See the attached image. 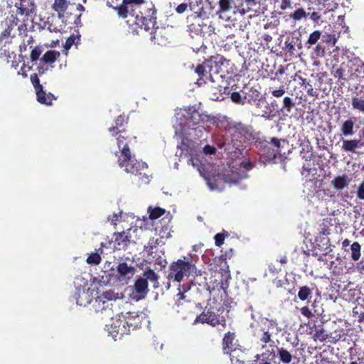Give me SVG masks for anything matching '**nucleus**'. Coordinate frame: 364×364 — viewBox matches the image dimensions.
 <instances>
[{
  "label": "nucleus",
  "mask_w": 364,
  "mask_h": 364,
  "mask_svg": "<svg viewBox=\"0 0 364 364\" xmlns=\"http://www.w3.org/2000/svg\"><path fill=\"white\" fill-rule=\"evenodd\" d=\"M117 299V294L112 290L104 291L96 298L95 307L96 311H101L105 316L112 318L114 312L112 309V301Z\"/></svg>",
  "instance_id": "9"
},
{
  "label": "nucleus",
  "mask_w": 364,
  "mask_h": 364,
  "mask_svg": "<svg viewBox=\"0 0 364 364\" xmlns=\"http://www.w3.org/2000/svg\"><path fill=\"white\" fill-rule=\"evenodd\" d=\"M220 181H223L224 183H236L238 182V180H232L230 179L229 175H223V174H218L215 176V180L213 183L211 178L208 179V183L210 186L211 189L215 190H221L222 188L220 187Z\"/></svg>",
  "instance_id": "26"
},
{
  "label": "nucleus",
  "mask_w": 364,
  "mask_h": 364,
  "mask_svg": "<svg viewBox=\"0 0 364 364\" xmlns=\"http://www.w3.org/2000/svg\"><path fill=\"white\" fill-rule=\"evenodd\" d=\"M146 3L144 0H122L121 4L114 5L113 0H110L107 2V4L117 11L119 17L126 18L128 15L131 16Z\"/></svg>",
  "instance_id": "8"
},
{
  "label": "nucleus",
  "mask_w": 364,
  "mask_h": 364,
  "mask_svg": "<svg viewBox=\"0 0 364 364\" xmlns=\"http://www.w3.org/2000/svg\"><path fill=\"white\" fill-rule=\"evenodd\" d=\"M236 335L233 332L228 331L225 333L222 340L223 350L225 354H230V352L235 349L233 341Z\"/></svg>",
  "instance_id": "25"
},
{
  "label": "nucleus",
  "mask_w": 364,
  "mask_h": 364,
  "mask_svg": "<svg viewBox=\"0 0 364 364\" xmlns=\"http://www.w3.org/2000/svg\"><path fill=\"white\" fill-rule=\"evenodd\" d=\"M261 146L262 154L269 160L274 159L280 154V140L276 137H272L270 142H266Z\"/></svg>",
  "instance_id": "15"
},
{
  "label": "nucleus",
  "mask_w": 364,
  "mask_h": 364,
  "mask_svg": "<svg viewBox=\"0 0 364 364\" xmlns=\"http://www.w3.org/2000/svg\"><path fill=\"white\" fill-rule=\"evenodd\" d=\"M301 314L305 317L309 318L313 316V314L308 306H303L300 309Z\"/></svg>",
  "instance_id": "57"
},
{
  "label": "nucleus",
  "mask_w": 364,
  "mask_h": 364,
  "mask_svg": "<svg viewBox=\"0 0 364 364\" xmlns=\"http://www.w3.org/2000/svg\"><path fill=\"white\" fill-rule=\"evenodd\" d=\"M350 179L346 174L336 176L331 181V185L337 191H341L347 187L350 183Z\"/></svg>",
  "instance_id": "28"
},
{
  "label": "nucleus",
  "mask_w": 364,
  "mask_h": 364,
  "mask_svg": "<svg viewBox=\"0 0 364 364\" xmlns=\"http://www.w3.org/2000/svg\"><path fill=\"white\" fill-rule=\"evenodd\" d=\"M285 48L289 52L293 53L295 50V46L292 42H289V41H286L285 43Z\"/></svg>",
  "instance_id": "63"
},
{
  "label": "nucleus",
  "mask_w": 364,
  "mask_h": 364,
  "mask_svg": "<svg viewBox=\"0 0 364 364\" xmlns=\"http://www.w3.org/2000/svg\"><path fill=\"white\" fill-rule=\"evenodd\" d=\"M15 14L28 17L35 10V5L31 0H18L15 3Z\"/></svg>",
  "instance_id": "21"
},
{
  "label": "nucleus",
  "mask_w": 364,
  "mask_h": 364,
  "mask_svg": "<svg viewBox=\"0 0 364 364\" xmlns=\"http://www.w3.org/2000/svg\"><path fill=\"white\" fill-rule=\"evenodd\" d=\"M128 117H126L124 114L119 115L114 120V126L108 129L112 135L115 134L116 132H119L121 130H127L126 125L128 124Z\"/></svg>",
  "instance_id": "27"
},
{
  "label": "nucleus",
  "mask_w": 364,
  "mask_h": 364,
  "mask_svg": "<svg viewBox=\"0 0 364 364\" xmlns=\"http://www.w3.org/2000/svg\"><path fill=\"white\" fill-rule=\"evenodd\" d=\"M309 18L310 19L314 22L316 24H318L319 22L321 21V15L318 13V12H316V11H314L312 13H310L309 12Z\"/></svg>",
  "instance_id": "54"
},
{
  "label": "nucleus",
  "mask_w": 364,
  "mask_h": 364,
  "mask_svg": "<svg viewBox=\"0 0 364 364\" xmlns=\"http://www.w3.org/2000/svg\"><path fill=\"white\" fill-rule=\"evenodd\" d=\"M321 41L323 43H326L328 46L333 47L338 41V36L336 33H326L323 36L321 35Z\"/></svg>",
  "instance_id": "38"
},
{
  "label": "nucleus",
  "mask_w": 364,
  "mask_h": 364,
  "mask_svg": "<svg viewBox=\"0 0 364 364\" xmlns=\"http://www.w3.org/2000/svg\"><path fill=\"white\" fill-rule=\"evenodd\" d=\"M190 289L191 285L188 283L180 286L178 288L179 292L177 296H179V299H183L185 298L184 294L187 292Z\"/></svg>",
  "instance_id": "50"
},
{
  "label": "nucleus",
  "mask_w": 364,
  "mask_h": 364,
  "mask_svg": "<svg viewBox=\"0 0 364 364\" xmlns=\"http://www.w3.org/2000/svg\"><path fill=\"white\" fill-rule=\"evenodd\" d=\"M120 316L123 320H124L126 326L129 327L130 331L140 327L141 321L137 313L127 311L124 314H122Z\"/></svg>",
  "instance_id": "22"
},
{
  "label": "nucleus",
  "mask_w": 364,
  "mask_h": 364,
  "mask_svg": "<svg viewBox=\"0 0 364 364\" xmlns=\"http://www.w3.org/2000/svg\"><path fill=\"white\" fill-rule=\"evenodd\" d=\"M81 16L82 14L75 12L73 8H72L64 14L63 17L59 18L65 23L63 27L65 28L67 25H70L67 28L71 30L73 28H77L81 26Z\"/></svg>",
  "instance_id": "17"
},
{
  "label": "nucleus",
  "mask_w": 364,
  "mask_h": 364,
  "mask_svg": "<svg viewBox=\"0 0 364 364\" xmlns=\"http://www.w3.org/2000/svg\"><path fill=\"white\" fill-rule=\"evenodd\" d=\"M331 73L334 77L338 78V80H345L344 75L346 73V70L342 68H339L336 69L335 70H332Z\"/></svg>",
  "instance_id": "51"
},
{
  "label": "nucleus",
  "mask_w": 364,
  "mask_h": 364,
  "mask_svg": "<svg viewBox=\"0 0 364 364\" xmlns=\"http://www.w3.org/2000/svg\"><path fill=\"white\" fill-rule=\"evenodd\" d=\"M75 6V4L70 3L69 0H54L52 4V9L57 12L58 18L63 17L64 14Z\"/></svg>",
  "instance_id": "23"
},
{
  "label": "nucleus",
  "mask_w": 364,
  "mask_h": 364,
  "mask_svg": "<svg viewBox=\"0 0 364 364\" xmlns=\"http://www.w3.org/2000/svg\"><path fill=\"white\" fill-rule=\"evenodd\" d=\"M357 197L359 199L364 200V180L360 183L358 188Z\"/></svg>",
  "instance_id": "56"
},
{
  "label": "nucleus",
  "mask_w": 364,
  "mask_h": 364,
  "mask_svg": "<svg viewBox=\"0 0 364 364\" xmlns=\"http://www.w3.org/2000/svg\"><path fill=\"white\" fill-rule=\"evenodd\" d=\"M215 285H213V287L211 285H208V290L211 294L213 291L215 290V292H220L221 290H223L225 293H226V289L228 287V284L227 280L222 279L221 281H218L215 279V282H214Z\"/></svg>",
  "instance_id": "35"
},
{
  "label": "nucleus",
  "mask_w": 364,
  "mask_h": 364,
  "mask_svg": "<svg viewBox=\"0 0 364 364\" xmlns=\"http://www.w3.org/2000/svg\"><path fill=\"white\" fill-rule=\"evenodd\" d=\"M113 136H116L117 144L119 150L115 151L114 154L117 156V163L119 166L122 168L127 173L134 175H141L139 167V162L135 161V159L132 155L129 145L132 142L136 141V137L130 133L128 130H121L119 132H116Z\"/></svg>",
  "instance_id": "1"
},
{
  "label": "nucleus",
  "mask_w": 364,
  "mask_h": 364,
  "mask_svg": "<svg viewBox=\"0 0 364 364\" xmlns=\"http://www.w3.org/2000/svg\"><path fill=\"white\" fill-rule=\"evenodd\" d=\"M228 65L229 60L224 56L219 54L211 56L196 68L195 72L199 76L197 83L201 86L208 82H215L213 74H218L223 67L227 68Z\"/></svg>",
  "instance_id": "3"
},
{
  "label": "nucleus",
  "mask_w": 364,
  "mask_h": 364,
  "mask_svg": "<svg viewBox=\"0 0 364 364\" xmlns=\"http://www.w3.org/2000/svg\"><path fill=\"white\" fill-rule=\"evenodd\" d=\"M228 235L229 233L226 231L217 233L214 237L215 245L218 247H220L224 243L225 238L228 237Z\"/></svg>",
  "instance_id": "45"
},
{
  "label": "nucleus",
  "mask_w": 364,
  "mask_h": 364,
  "mask_svg": "<svg viewBox=\"0 0 364 364\" xmlns=\"http://www.w3.org/2000/svg\"><path fill=\"white\" fill-rule=\"evenodd\" d=\"M60 53L59 51L50 50L43 55L41 58V61L46 64H52L60 57Z\"/></svg>",
  "instance_id": "31"
},
{
  "label": "nucleus",
  "mask_w": 364,
  "mask_h": 364,
  "mask_svg": "<svg viewBox=\"0 0 364 364\" xmlns=\"http://www.w3.org/2000/svg\"><path fill=\"white\" fill-rule=\"evenodd\" d=\"M356 71L358 73L359 76L364 77V63L358 65V68L356 69Z\"/></svg>",
  "instance_id": "64"
},
{
  "label": "nucleus",
  "mask_w": 364,
  "mask_h": 364,
  "mask_svg": "<svg viewBox=\"0 0 364 364\" xmlns=\"http://www.w3.org/2000/svg\"><path fill=\"white\" fill-rule=\"evenodd\" d=\"M42 53V48L41 46H36L33 48L31 52V60L34 62L39 59L40 55Z\"/></svg>",
  "instance_id": "49"
},
{
  "label": "nucleus",
  "mask_w": 364,
  "mask_h": 364,
  "mask_svg": "<svg viewBox=\"0 0 364 364\" xmlns=\"http://www.w3.org/2000/svg\"><path fill=\"white\" fill-rule=\"evenodd\" d=\"M300 6L299 4L295 5ZM295 11L289 14V18L294 21H301L303 18H306L309 16V12L307 13L303 7H296Z\"/></svg>",
  "instance_id": "33"
},
{
  "label": "nucleus",
  "mask_w": 364,
  "mask_h": 364,
  "mask_svg": "<svg viewBox=\"0 0 364 364\" xmlns=\"http://www.w3.org/2000/svg\"><path fill=\"white\" fill-rule=\"evenodd\" d=\"M30 80L36 91L37 101L42 105H51L52 102L56 100V97L52 93H46L43 90V85L40 83L38 74H31Z\"/></svg>",
  "instance_id": "10"
},
{
  "label": "nucleus",
  "mask_w": 364,
  "mask_h": 364,
  "mask_svg": "<svg viewBox=\"0 0 364 364\" xmlns=\"http://www.w3.org/2000/svg\"><path fill=\"white\" fill-rule=\"evenodd\" d=\"M17 14L10 11L4 19L1 21L3 31L0 34V47L1 48L14 43L17 36H22L27 33V25L24 20L21 21L17 17Z\"/></svg>",
  "instance_id": "2"
},
{
  "label": "nucleus",
  "mask_w": 364,
  "mask_h": 364,
  "mask_svg": "<svg viewBox=\"0 0 364 364\" xmlns=\"http://www.w3.org/2000/svg\"><path fill=\"white\" fill-rule=\"evenodd\" d=\"M131 229L121 232H114L113 235V247L117 250H125L131 240V235L129 234Z\"/></svg>",
  "instance_id": "16"
},
{
  "label": "nucleus",
  "mask_w": 364,
  "mask_h": 364,
  "mask_svg": "<svg viewBox=\"0 0 364 364\" xmlns=\"http://www.w3.org/2000/svg\"><path fill=\"white\" fill-rule=\"evenodd\" d=\"M284 93H285V88L283 85L280 86L278 89H277V88L273 89L271 91V94L275 97H281L284 95Z\"/></svg>",
  "instance_id": "53"
},
{
  "label": "nucleus",
  "mask_w": 364,
  "mask_h": 364,
  "mask_svg": "<svg viewBox=\"0 0 364 364\" xmlns=\"http://www.w3.org/2000/svg\"><path fill=\"white\" fill-rule=\"evenodd\" d=\"M187 8H188V4L183 3V4H179L176 7V11L178 14H183V12H185L186 11Z\"/></svg>",
  "instance_id": "62"
},
{
  "label": "nucleus",
  "mask_w": 364,
  "mask_h": 364,
  "mask_svg": "<svg viewBox=\"0 0 364 364\" xmlns=\"http://www.w3.org/2000/svg\"><path fill=\"white\" fill-rule=\"evenodd\" d=\"M224 308L210 306L205 308L204 311L196 316L193 321V324L206 323L212 327L220 326V331H223L227 327L226 318L223 315Z\"/></svg>",
  "instance_id": "4"
},
{
  "label": "nucleus",
  "mask_w": 364,
  "mask_h": 364,
  "mask_svg": "<svg viewBox=\"0 0 364 364\" xmlns=\"http://www.w3.org/2000/svg\"><path fill=\"white\" fill-rule=\"evenodd\" d=\"M149 32L151 34V41H154L155 43L165 45L167 43L168 38L164 35L166 33L164 28H159L156 25L153 31L150 30Z\"/></svg>",
  "instance_id": "24"
},
{
  "label": "nucleus",
  "mask_w": 364,
  "mask_h": 364,
  "mask_svg": "<svg viewBox=\"0 0 364 364\" xmlns=\"http://www.w3.org/2000/svg\"><path fill=\"white\" fill-rule=\"evenodd\" d=\"M149 218L151 220H156L161 217L164 215L166 210L164 208L156 207L154 208H151V207L149 208Z\"/></svg>",
  "instance_id": "41"
},
{
  "label": "nucleus",
  "mask_w": 364,
  "mask_h": 364,
  "mask_svg": "<svg viewBox=\"0 0 364 364\" xmlns=\"http://www.w3.org/2000/svg\"><path fill=\"white\" fill-rule=\"evenodd\" d=\"M361 145L360 139H344L343 140L342 149L347 152L355 153L356 149L360 147Z\"/></svg>",
  "instance_id": "30"
},
{
  "label": "nucleus",
  "mask_w": 364,
  "mask_h": 364,
  "mask_svg": "<svg viewBox=\"0 0 364 364\" xmlns=\"http://www.w3.org/2000/svg\"><path fill=\"white\" fill-rule=\"evenodd\" d=\"M80 36L71 35L69 38H68L64 46L65 49L69 50L74 44L77 45L80 43Z\"/></svg>",
  "instance_id": "42"
},
{
  "label": "nucleus",
  "mask_w": 364,
  "mask_h": 364,
  "mask_svg": "<svg viewBox=\"0 0 364 364\" xmlns=\"http://www.w3.org/2000/svg\"><path fill=\"white\" fill-rule=\"evenodd\" d=\"M101 260L100 255L97 252L90 254L87 258V262L90 264H99Z\"/></svg>",
  "instance_id": "48"
},
{
  "label": "nucleus",
  "mask_w": 364,
  "mask_h": 364,
  "mask_svg": "<svg viewBox=\"0 0 364 364\" xmlns=\"http://www.w3.org/2000/svg\"><path fill=\"white\" fill-rule=\"evenodd\" d=\"M314 53L318 57H322L325 55V48L320 43L317 44L314 48Z\"/></svg>",
  "instance_id": "55"
},
{
  "label": "nucleus",
  "mask_w": 364,
  "mask_h": 364,
  "mask_svg": "<svg viewBox=\"0 0 364 364\" xmlns=\"http://www.w3.org/2000/svg\"><path fill=\"white\" fill-rule=\"evenodd\" d=\"M73 298L77 305L83 306L90 304L92 299L90 289H85V287L76 288Z\"/></svg>",
  "instance_id": "19"
},
{
  "label": "nucleus",
  "mask_w": 364,
  "mask_h": 364,
  "mask_svg": "<svg viewBox=\"0 0 364 364\" xmlns=\"http://www.w3.org/2000/svg\"><path fill=\"white\" fill-rule=\"evenodd\" d=\"M117 278L120 282L128 284V282L134 276L135 269L131 265H128L127 262H121L117 267Z\"/></svg>",
  "instance_id": "18"
},
{
  "label": "nucleus",
  "mask_w": 364,
  "mask_h": 364,
  "mask_svg": "<svg viewBox=\"0 0 364 364\" xmlns=\"http://www.w3.org/2000/svg\"><path fill=\"white\" fill-rule=\"evenodd\" d=\"M277 355L280 362L284 364H289L293 358L291 353L284 348H277Z\"/></svg>",
  "instance_id": "34"
},
{
  "label": "nucleus",
  "mask_w": 364,
  "mask_h": 364,
  "mask_svg": "<svg viewBox=\"0 0 364 364\" xmlns=\"http://www.w3.org/2000/svg\"><path fill=\"white\" fill-rule=\"evenodd\" d=\"M203 151L205 154H215L216 152V149L213 146L205 145Z\"/></svg>",
  "instance_id": "61"
},
{
  "label": "nucleus",
  "mask_w": 364,
  "mask_h": 364,
  "mask_svg": "<svg viewBox=\"0 0 364 364\" xmlns=\"http://www.w3.org/2000/svg\"><path fill=\"white\" fill-rule=\"evenodd\" d=\"M355 118L349 117L345 120L341 126V132L344 136H350L354 134Z\"/></svg>",
  "instance_id": "29"
},
{
  "label": "nucleus",
  "mask_w": 364,
  "mask_h": 364,
  "mask_svg": "<svg viewBox=\"0 0 364 364\" xmlns=\"http://www.w3.org/2000/svg\"><path fill=\"white\" fill-rule=\"evenodd\" d=\"M312 289L305 285L299 288L297 296L301 301H306L307 303H310L311 299L312 298Z\"/></svg>",
  "instance_id": "32"
},
{
  "label": "nucleus",
  "mask_w": 364,
  "mask_h": 364,
  "mask_svg": "<svg viewBox=\"0 0 364 364\" xmlns=\"http://www.w3.org/2000/svg\"><path fill=\"white\" fill-rule=\"evenodd\" d=\"M309 328V333L312 335L314 341H319L324 342L327 340V332L323 327V322L322 321L311 320L308 323Z\"/></svg>",
  "instance_id": "12"
},
{
  "label": "nucleus",
  "mask_w": 364,
  "mask_h": 364,
  "mask_svg": "<svg viewBox=\"0 0 364 364\" xmlns=\"http://www.w3.org/2000/svg\"><path fill=\"white\" fill-rule=\"evenodd\" d=\"M218 10L217 11V14H225L229 13L232 9H235L236 11L234 13L239 12L241 14L244 15L250 11V9H245L243 7V3H240L238 5L235 4L234 0H218Z\"/></svg>",
  "instance_id": "13"
},
{
  "label": "nucleus",
  "mask_w": 364,
  "mask_h": 364,
  "mask_svg": "<svg viewBox=\"0 0 364 364\" xmlns=\"http://www.w3.org/2000/svg\"><path fill=\"white\" fill-rule=\"evenodd\" d=\"M299 79L300 80V85L301 86H304L306 89V92L309 96L311 97H317L318 93L316 91H315L313 88L312 85L310 83L309 81L306 80V78H304L301 76H298Z\"/></svg>",
  "instance_id": "37"
},
{
  "label": "nucleus",
  "mask_w": 364,
  "mask_h": 364,
  "mask_svg": "<svg viewBox=\"0 0 364 364\" xmlns=\"http://www.w3.org/2000/svg\"><path fill=\"white\" fill-rule=\"evenodd\" d=\"M233 129V136L241 143L247 142L252 139V134L248 127L242 123L235 124Z\"/></svg>",
  "instance_id": "20"
},
{
  "label": "nucleus",
  "mask_w": 364,
  "mask_h": 364,
  "mask_svg": "<svg viewBox=\"0 0 364 364\" xmlns=\"http://www.w3.org/2000/svg\"><path fill=\"white\" fill-rule=\"evenodd\" d=\"M208 121L207 115L202 114L196 109H189L187 112V117L184 123H181V131L186 132V129H191L192 127L199 125L200 123Z\"/></svg>",
  "instance_id": "11"
},
{
  "label": "nucleus",
  "mask_w": 364,
  "mask_h": 364,
  "mask_svg": "<svg viewBox=\"0 0 364 364\" xmlns=\"http://www.w3.org/2000/svg\"><path fill=\"white\" fill-rule=\"evenodd\" d=\"M109 334L112 337L117 341V339H122L124 335L130 333L129 327L126 326V322L123 320L121 316L117 320L114 321L111 323Z\"/></svg>",
  "instance_id": "14"
},
{
  "label": "nucleus",
  "mask_w": 364,
  "mask_h": 364,
  "mask_svg": "<svg viewBox=\"0 0 364 364\" xmlns=\"http://www.w3.org/2000/svg\"><path fill=\"white\" fill-rule=\"evenodd\" d=\"M344 335V329L338 328L332 332H327V340L336 343L340 341Z\"/></svg>",
  "instance_id": "36"
},
{
  "label": "nucleus",
  "mask_w": 364,
  "mask_h": 364,
  "mask_svg": "<svg viewBox=\"0 0 364 364\" xmlns=\"http://www.w3.org/2000/svg\"><path fill=\"white\" fill-rule=\"evenodd\" d=\"M230 98L231 100L235 104L245 105V100L247 99V97L245 95L244 97H242L240 92H233L231 93Z\"/></svg>",
  "instance_id": "44"
},
{
  "label": "nucleus",
  "mask_w": 364,
  "mask_h": 364,
  "mask_svg": "<svg viewBox=\"0 0 364 364\" xmlns=\"http://www.w3.org/2000/svg\"><path fill=\"white\" fill-rule=\"evenodd\" d=\"M321 38V32L320 31H314L309 35L307 43L310 45L316 44L318 41Z\"/></svg>",
  "instance_id": "46"
},
{
  "label": "nucleus",
  "mask_w": 364,
  "mask_h": 364,
  "mask_svg": "<svg viewBox=\"0 0 364 364\" xmlns=\"http://www.w3.org/2000/svg\"><path fill=\"white\" fill-rule=\"evenodd\" d=\"M196 270V266L193 262L192 257H183V259H179L173 262L170 265V272L168 279L180 282L185 277H189L190 274Z\"/></svg>",
  "instance_id": "6"
},
{
  "label": "nucleus",
  "mask_w": 364,
  "mask_h": 364,
  "mask_svg": "<svg viewBox=\"0 0 364 364\" xmlns=\"http://www.w3.org/2000/svg\"><path fill=\"white\" fill-rule=\"evenodd\" d=\"M130 16L134 18V23L146 31H153L156 25V9L152 4L146 3Z\"/></svg>",
  "instance_id": "5"
},
{
  "label": "nucleus",
  "mask_w": 364,
  "mask_h": 364,
  "mask_svg": "<svg viewBox=\"0 0 364 364\" xmlns=\"http://www.w3.org/2000/svg\"><path fill=\"white\" fill-rule=\"evenodd\" d=\"M295 107V103L293 100L289 97H285L283 99L282 110L290 112L291 109Z\"/></svg>",
  "instance_id": "43"
},
{
  "label": "nucleus",
  "mask_w": 364,
  "mask_h": 364,
  "mask_svg": "<svg viewBox=\"0 0 364 364\" xmlns=\"http://www.w3.org/2000/svg\"><path fill=\"white\" fill-rule=\"evenodd\" d=\"M159 276L154 269L147 267L143 272L141 277H138L134 282V289L138 294L139 299H144L149 291V282L154 283V287H158Z\"/></svg>",
  "instance_id": "7"
},
{
  "label": "nucleus",
  "mask_w": 364,
  "mask_h": 364,
  "mask_svg": "<svg viewBox=\"0 0 364 364\" xmlns=\"http://www.w3.org/2000/svg\"><path fill=\"white\" fill-rule=\"evenodd\" d=\"M262 333L259 337V341L263 343H268L271 341L272 334L268 331L262 330Z\"/></svg>",
  "instance_id": "52"
},
{
  "label": "nucleus",
  "mask_w": 364,
  "mask_h": 364,
  "mask_svg": "<svg viewBox=\"0 0 364 364\" xmlns=\"http://www.w3.org/2000/svg\"><path fill=\"white\" fill-rule=\"evenodd\" d=\"M351 258L354 261H358L360 257L361 246L358 242H354L350 247Z\"/></svg>",
  "instance_id": "40"
},
{
  "label": "nucleus",
  "mask_w": 364,
  "mask_h": 364,
  "mask_svg": "<svg viewBox=\"0 0 364 364\" xmlns=\"http://www.w3.org/2000/svg\"><path fill=\"white\" fill-rule=\"evenodd\" d=\"M46 24L48 30L50 32L62 33L63 31H65V28L63 27L62 25L57 26L55 24H53V22H50L49 20H48Z\"/></svg>",
  "instance_id": "47"
},
{
  "label": "nucleus",
  "mask_w": 364,
  "mask_h": 364,
  "mask_svg": "<svg viewBox=\"0 0 364 364\" xmlns=\"http://www.w3.org/2000/svg\"><path fill=\"white\" fill-rule=\"evenodd\" d=\"M352 108L364 114V99L353 97L351 100Z\"/></svg>",
  "instance_id": "39"
},
{
  "label": "nucleus",
  "mask_w": 364,
  "mask_h": 364,
  "mask_svg": "<svg viewBox=\"0 0 364 364\" xmlns=\"http://www.w3.org/2000/svg\"><path fill=\"white\" fill-rule=\"evenodd\" d=\"M266 109L262 111L261 116L269 119L272 116V111L271 110L270 107H269V105L266 102Z\"/></svg>",
  "instance_id": "59"
},
{
  "label": "nucleus",
  "mask_w": 364,
  "mask_h": 364,
  "mask_svg": "<svg viewBox=\"0 0 364 364\" xmlns=\"http://www.w3.org/2000/svg\"><path fill=\"white\" fill-rule=\"evenodd\" d=\"M291 0H282L280 4V9L285 11L288 9H291Z\"/></svg>",
  "instance_id": "58"
},
{
  "label": "nucleus",
  "mask_w": 364,
  "mask_h": 364,
  "mask_svg": "<svg viewBox=\"0 0 364 364\" xmlns=\"http://www.w3.org/2000/svg\"><path fill=\"white\" fill-rule=\"evenodd\" d=\"M242 3L243 5L246 4L247 6V9H250V11L252 7L255 6L259 3V0H244Z\"/></svg>",
  "instance_id": "60"
}]
</instances>
